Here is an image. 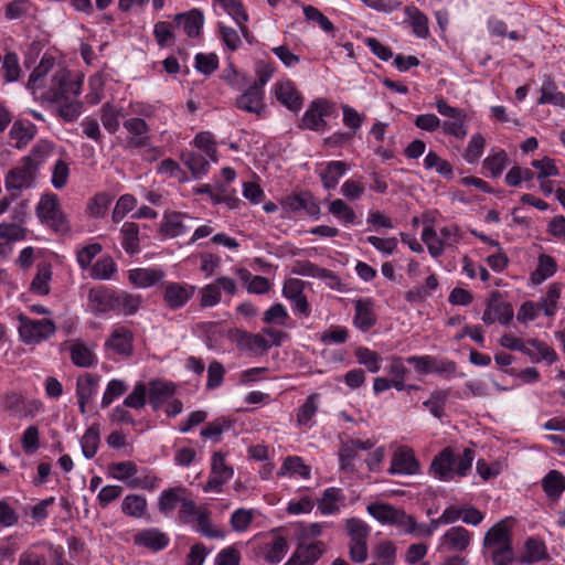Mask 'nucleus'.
<instances>
[{"mask_svg": "<svg viewBox=\"0 0 565 565\" xmlns=\"http://www.w3.org/2000/svg\"><path fill=\"white\" fill-rule=\"evenodd\" d=\"M355 358L360 364L364 365L372 373H376L381 369V355L369 348H358L355 350Z\"/></svg>", "mask_w": 565, "mask_h": 565, "instance_id": "44", "label": "nucleus"}, {"mask_svg": "<svg viewBox=\"0 0 565 565\" xmlns=\"http://www.w3.org/2000/svg\"><path fill=\"white\" fill-rule=\"evenodd\" d=\"M288 318L286 308L281 303H276L264 312L263 321L267 324L285 326Z\"/></svg>", "mask_w": 565, "mask_h": 565, "instance_id": "61", "label": "nucleus"}, {"mask_svg": "<svg viewBox=\"0 0 565 565\" xmlns=\"http://www.w3.org/2000/svg\"><path fill=\"white\" fill-rule=\"evenodd\" d=\"M354 307V324L362 331H367L376 321L373 312V302L370 299H359L355 301Z\"/></svg>", "mask_w": 565, "mask_h": 565, "instance_id": "26", "label": "nucleus"}, {"mask_svg": "<svg viewBox=\"0 0 565 565\" xmlns=\"http://www.w3.org/2000/svg\"><path fill=\"white\" fill-rule=\"evenodd\" d=\"M126 391H127V385L125 384V382H122L120 380H111L108 383L106 391L103 395L102 407L103 408L108 407L113 403L114 398L119 397Z\"/></svg>", "mask_w": 565, "mask_h": 565, "instance_id": "63", "label": "nucleus"}, {"mask_svg": "<svg viewBox=\"0 0 565 565\" xmlns=\"http://www.w3.org/2000/svg\"><path fill=\"white\" fill-rule=\"evenodd\" d=\"M53 66L54 58L43 56L39 65L32 71L26 87L36 99H39L42 92L47 90L50 87V85H46V76Z\"/></svg>", "mask_w": 565, "mask_h": 565, "instance_id": "16", "label": "nucleus"}, {"mask_svg": "<svg viewBox=\"0 0 565 565\" xmlns=\"http://www.w3.org/2000/svg\"><path fill=\"white\" fill-rule=\"evenodd\" d=\"M195 287L180 282H167L163 288V300L168 308L177 310L194 296Z\"/></svg>", "mask_w": 565, "mask_h": 565, "instance_id": "11", "label": "nucleus"}, {"mask_svg": "<svg viewBox=\"0 0 565 565\" xmlns=\"http://www.w3.org/2000/svg\"><path fill=\"white\" fill-rule=\"evenodd\" d=\"M348 166L343 161H330L326 168L319 173L321 182L327 190L334 189L339 179L344 175Z\"/></svg>", "mask_w": 565, "mask_h": 565, "instance_id": "32", "label": "nucleus"}, {"mask_svg": "<svg viewBox=\"0 0 565 565\" xmlns=\"http://www.w3.org/2000/svg\"><path fill=\"white\" fill-rule=\"evenodd\" d=\"M169 537L159 529L151 527L139 531L134 536V543L138 546L151 550L153 552L166 548L169 544Z\"/></svg>", "mask_w": 565, "mask_h": 565, "instance_id": "17", "label": "nucleus"}, {"mask_svg": "<svg viewBox=\"0 0 565 565\" xmlns=\"http://www.w3.org/2000/svg\"><path fill=\"white\" fill-rule=\"evenodd\" d=\"M507 163V152L501 150L492 156L487 157L483 161V168L490 173L491 177L498 178L505 169Z\"/></svg>", "mask_w": 565, "mask_h": 565, "instance_id": "52", "label": "nucleus"}, {"mask_svg": "<svg viewBox=\"0 0 565 565\" xmlns=\"http://www.w3.org/2000/svg\"><path fill=\"white\" fill-rule=\"evenodd\" d=\"M542 489L552 501H557L565 490V477L557 470L548 471L542 480Z\"/></svg>", "mask_w": 565, "mask_h": 565, "instance_id": "30", "label": "nucleus"}, {"mask_svg": "<svg viewBox=\"0 0 565 565\" xmlns=\"http://www.w3.org/2000/svg\"><path fill=\"white\" fill-rule=\"evenodd\" d=\"M72 362L79 367H89L95 364V354L83 343H75L70 349Z\"/></svg>", "mask_w": 565, "mask_h": 565, "instance_id": "42", "label": "nucleus"}, {"mask_svg": "<svg viewBox=\"0 0 565 565\" xmlns=\"http://www.w3.org/2000/svg\"><path fill=\"white\" fill-rule=\"evenodd\" d=\"M237 348L256 355H262L270 348V343L259 333L237 331L235 335Z\"/></svg>", "mask_w": 565, "mask_h": 565, "instance_id": "18", "label": "nucleus"}, {"mask_svg": "<svg viewBox=\"0 0 565 565\" xmlns=\"http://www.w3.org/2000/svg\"><path fill=\"white\" fill-rule=\"evenodd\" d=\"M422 239L427 245L428 252L433 257H439L444 253V241L438 237L431 226L424 227Z\"/></svg>", "mask_w": 565, "mask_h": 565, "instance_id": "53", "label": "nucleus"}, {"mask_svg": "<svg viewBox=\"0 0 565 565\" xmlns=\"http://www.w3.org/2000/svg\"><path fill=\"white\" fill-rule=\"evenodd\" d=\"M52 280V266L47 263H41L36 266V274L31 281L30 290L39 296L50 294V281Z\"/></svg>", "mask_w": 565, "mask_h": 565, "instance_id": "29", "label": "nucleus"}, {"mask_svg": "<svg viewBox=\"0 0 565 565\" xmlns=\"http://www.w3.org/2000/svg\"><path fill=\"white\" fill-rule=\"evenodd\" d=\"M275 95L278 102L292 111H298L302 106V97L290 81L277 83Z\"/></svg>", "mask_w": 565, "mask_h": 565, "instance_id": "20", "label": "nucleus"}, {"mask_svg": "<svg viewBox=\"0 0 565 565\" xmlns=\"http://www.w3.org/2000/svg\"><path fill=\"white\" fill-rule=\"evenodd\" d=\"M556 271V262L555 259L546 254H541L539 256V265L537 268L532 273L531 280L533 284H542L545 279L553 276Z\"/></svg>", "mask_w": 565, "mask_h": 565, "instance_id": "37", "label": "nucleus"}, {"mask_svg": "<svg viewBox=\"0 0 565 565\" xmlns=\"http://www.w3.org/2000/svg\"><path fill=\"white\" fill-rule=\"evenodd\" d=\"M254 519L253 510L237 509L231 515V525L236 532H244Z\"/></svg>", "mask_w": 565, "mask_h": 565, "instance_id": "60", "label": "nucleus"}, {"mask_svg": "<svg viewBox=\"0 0 565 565\" xmlns=\"http://www.w3.org/2000/svg\"><path fill=\"white\" fill-rule=\"evenodd\" d=\"M407 21L417 38L426 39L429 35L428 18L418 8L414 6L405 7Z\"/></svg>", "mask_w": 565, "mask_h": 565, "instance_id": "31", "label": "nucleus"}, {"mask_svg": "<svg viewBox=\"0 0 565 565\" xmlns=\"http://www.w3.org/2000/svg\"><path fill=\"white\" fill-rule=\"evenodd\" d=\"M117 270V266L110 256L98 259L90 268V276L94 279L107 280Z\"/></svg>", "mask_w": 565, "mask_h": 565, "instance_id": "45", "label": "nucleus"}, {"mask_svg": "<svg viewBox=\"0 0 565 565\" xmlns=\"http://www.w3.org/2000/svg\"><path fill=\"white\" fill-rule=\"evenodd\" d=\"M288 542L284 536H276L268 546L265 559L270 564L279 563L288 551Z\"/></svg>", "mask_w": 565, "mask_h": 565, "instance_id": "51", "label": "nucleus"}, {"mask_svg": "<svg viewBox=\"0 0 565 565\" xmlns=\"http://www.w3.org/2000/svg\"><path fill=\"white\" fill-rule=\"evenodd\" d=\"M184 220L193 221L191 216L183 213L174 212L166 214L160 226L161 233L170 237L186 233L191 228V225H188Z\"/></svg>", "mask_w": 565, "mask_h": 565, "instance_id": "22", "label": "nucleus"}, {"mask_svg": "<svg viewBox=\"0 0 565 565\" xmlns=\"http://www.w3.org/2000/svg\"><path fill=\"white\" fill-rule=\"evenodd\" d=\"M418 470L419 463L411 449L401 447L394 452L388 468L390 475H415Z\"/></svg>", "mask_w": 565, "mask_h": 565, "instance_id": "15", "label": "nucleus"}, {"mask_svg": "<svg viewBox=\"0 0 565 565\" xmlns=\"http://www.w3.org/2000/svg\"><path fill=\"white\" fill-rule=\"evenodd\" d=\"M121 245L128 254L139 252V226L134 222H126L121 226Z\"/></svg>", "mask_w": 565, "mask_h": 565, "instance_id": "36", "label": "nucleus"}, {"mask_svg": "<svg viewBox=\"0 0 565 565\" xmlns=\"http://www.w3.org/2000/svg\"><path fill=\"white\" fill-rule=\"evenodd\" d=\"M99 376L86 373L79 376L76 382V395L78 399L90 401L95 395Z\"/></svg>", "mask_w": 565, "mask_h": 565, "instance_id": "39", "label": "nucleus"}, {"mask_svg": "<svg viewBox=\"0 0 565 565\" xmlns=\"http://www.w3.org/2000/svg\"><path fill=\"white\" fill-rule=\"evenodd\" d=\"M88 306L94 312H108L118 309L117 292L105 288H92L88 292Z\"/></svg>", "mask_w": 565, "mask_h": 565, "instance_id": "12", "label": "nucleus"}, {"mask_svg": "<svg viewBox=\"0 0 565 565\" xmlns=\"http://www.w3.org/2000/svg\"><path fill=\"white\" fill-rule=\"evenodd\" d=\"M1 70L8 83L18 81L21 73L18 55L13 52L7 53L2 60Z\"/></svg>", "mask_w": 565, "mask_h": 565, "instance_id": "49", "label": "nucleus"}, {"mask_svg": "<svg viewBox=\"0 0 565 565\" xmlns=\"http://www.w3.org/2000/svg\"><path fill=\"white\" fill-rule=\"evenodd\" d=\"M164 273L156 268H137L129 271V281L139 288L154 286L161 281Z\"/></svg>", "mask_w": 565, "mask_h": 565, "instance_id": "25", "label": "nucleus"}, {"mask_svg": "<svg viewBox=\"0 0 565 565\" xmlns=\"http://www.w3.org/2000/svg\"><path fill=\"white\" fill-rule=\"evenodd\" d=\"M484 146V138L480 134L473 135L466 148L463 158L469 163L476 162L481 157Z\"/></svg>", "mask_w": 565, "mask_h": 565, "instance_id": "59", "label": "nucleus"}, {"mask_svg": "<svg viewBox=\"0 0 565 565\" xmlns=\"http://www.w3.org/2000/svg\"><path fill=\"white\" fill-rule=\"evenodd\" d=\"M105 345L117 354L128 356L132 352V334L124 327L117 328L113 331Z\"/></svg>", "mask_w": 565, "mask_h": 565, "instance_id": "23", "label": "nucleus"}, {"mask_svg": "<svg viewBox=\"0 0 565 565\" xmlns=\"http://www.w3.org/2000/svg\"><path fill=\"white\" fill-rule=\"evenodd\" d=\"M185 492L183 487L169 488L161 492L158 501L159 511L168 514L172 512L182 500H185L181 495Z\"/></svg>", "mask_w": 565, "mask_h": 565, "instance_id": "35", "label": "nucleus"}, {"mask_svg": "<svg viewBox=\"0 0 565 565\" xmlns=\"http://www.w3.org/2000/svg\"><path fill=\"white\" fill-rule=\"evenodd\" d=\"M201 307H214L222 298V294L216 282L209 284L201 289Z\"/></svg>", "mask_w": 565, "mask_h": 565, "instance_id": "64", "label": "nucleus"}, {"mask_svg": "<svg viewBox=\"0 0 565 565\" xmlns=\"http://www.w3.org/2000/svg\"><path fill=\"white\" fill-rule=\"evenodd\" d=\"M541 92L539 104H553L565 108V94L557 90V86L551 76L544 78Z\"/></svg>", "mask_w": 565, "mask_h": 565, "instance_id": "34", "label": "nucleus"}, {"mask_svg": "<svg viewBox=\"0 0 565 565\" xmlns=\"http://www.w3.org/2000/svg\"><path fill=\"white\" fill-rule=\"evenodd\" d=\"M195 530L209 539H223L224 532L215 527L211 522V512L207 508L201 510L195 521Z\"/></svg>", "mask_w": 565, "mask_h": 565, "instance_id": "38", "label": "nucleus"}, {"mask_svg": "<svg viewBox=\"0 0 565 565\" xmlns=\"http://www.w3.org/2000/svg\"><path fill=\"white\" fill-rule=\"evenodd\" d=\"M326 551L321 541L307 543L300 541L291 557L285 565H315Z\"/></svg>", "mask_w": 565, "mask_h": 565, "instance_id": "10", "label": "nucleus"}, {"mask_svg": "<svg viewBox=\"0 0 565 565\" xmlns=\"http://www.w3.org/2000/svg\"><path fill=\"white\" fill-rule=\"evenodd\" d=\"M264 90L259 85H252L242 95L236 98V107L253 114H262L264 110Z\"/></svg>", "mask_w": 565, "mask_h": 565, "instance_id": "19", "label": "nucleus"}, {"mask_svg": "<svg viewBox=\"0 0 565 565\" xmlns=\"http://www.w3.org/2000/svg\"><path fill=\"white\" fill-rule=\"evenodd\" d=\"M472 540V533L463 526H452L440 537L439 552L461 553L466 551Z\"/></svg>", "mask_w": 565, "mask_h": 565, "instance_id": "9", "label": "nucleus"}, {"mask_svg": "<svg viewBox=\"0 0 565 565\" xmlns=\"http://www.w3.org/2000/svg\"><path fill=\"white\" fill-rule=\"evenodd\" d=\"M332 104L326 99L313 100L302 117L300 128H307L313 131L323 130L327 127L326 117L332 114Z\"/></svg>", "mask_w": 565, "mask_h": 565, "instance_id": "8", "label": "nucleus"}, {"mask_svg": "<svg viewBox=\"0 0 565 565\" xmlns=\"http://www.w3.org/2000/svg\"><path fill=\"white\" fill-rule=\"evenodd\" d=\"M475 459V451L465 448L462 454L456 456L450 447L444 448L436 455L430 463V471L441 481H450L457 475L465 477L471 469Z\"/></svg>", "mask_w": 565, "mask_h": 565, "instance_id": "2", "label": "nucleus"}, {"mask_svg": "<svg viewBox=\"0 0 565 565\" xmlns=\"http://www.w3.org/2000/svg\"><path fill=\"white\" fill-rule=\"evenodd\" d=\"M147 509V500L137 494L127 495L121 504V510L126 515L141 518Z\"/></svg>", "mask_w": 565, "mask_h": 565, "instance_id": "43", "label": "nucleus"}, {"mask_svg": "<svg viewBox=\"0 0 565 565\" xmlns=\"http://www.w3.org/2000/svg\"><path fill=\"white\" fill-rule=\"evenodd\" d=\"M35 213L41 223L55 233L66 235L71 232V224L60 206L58 196L56 194L51 193L42 195L36 205Z\"/></svg>", "mask_w": 565, "mask_h": 565, "instance_id": "3", "label": "nucleus"}, {"mask_svg": "<svg viewBox=\"0 0 565 565\" xmlns=\"http://www.w3.org/2000/svg\"><path fill=\"white\" fill-rule=\"evenodd\" d=\"M148 395L153 409H158L161 404L174 395V385L162 381H152L149 384Z\"/></svg>", "mask_w": 565, "mask_h": 565, "instance_id": "28", "label": "nucleus"}, {"mask_svg": "<svg viewBox=\"0 0 565 565\" xmlns=\"http://www.w3.org/2000/svg\"><path fill=\"white\" fill-rule=\"evenodd\" d=\"M83 79L74 78L65 68H58L50 79V87L42 92L39 100L45 104H58V115L65 121H74L82 114L83 104L76 98L81 94Z\"/></svg>", "mask_w": 565, "mask_h": 565, "instance_id": "1", "label": "nucleus"}, {"mask_svg": "<svg viewBox=\"0 0 565 565\" xmlns=\"http://www.w3.org/2000/svg\"><path fill=\"white\" fill-rule=\"evenodd\" d=\"M318 393L310 394L305 403L299 407L297 422L299 425H307L318 411Z\"/></svg>", "mask_w": 565, "mask_h": 565, "instance_id": "50", "label": "nucleus"}, {"mask_svg": "<svg viewBox=\"0 0 565 565\" xmlns=\"http://www.w3.org/2000/svg\"><path fill=\"white\" fill-rule=\"evenodd\" d=\"M194 143L198 148L202 149L212 161H217L216 146L211 132L203 131L198 134L194 138Z\"/></svg>", "mask_w": 565, "mask_h": 565, "instance_id": "57", "label": "nucleus"}, {"mask_svg": "<svg viewBox=\"0 0 565 565\" xmlns=\"http://www.w3.org/2000/svg\"><path fill=\"white\" fill-rule=\"evenodd\" d=\"M512 518H508L497 522L483 537V548L499 547V546H512V533L511 525Z\"/></svg>", "mask_w": 565, "mask_h": 565, "instance_id": "14", "label": "nucleus"}, {"mask_svg": "<svg viewBox=\"0 0 565 565\" xmlns=\"http://www.w3.org/2000/svg\"><path fill=\"white\" fill-rule=\"evenodd\" d=\"M285 473L299 475L303 478H309L310 468L305 465L300 457L290 456L286 458L279 471V475Z\"/></svg>", "mask_w": 565, "mask_h": 565, "instance_id": "54", "label": "nucleus"}, {"mask_svg": "<svg viewBox=\"0 0 565 565\" xmlns=\"http://www.w3.org/2000/svg\"><path fill=\"white\" fill-rule=\"evenodd\" d=\"M183 162L195 178L207 173L209 161L201 153L193 151L184 153Z\"/></svg>", "mask_w": 565, "mask_h": 565, "instance_id": "47", "label": "nucleus"}, {"mask_svg": "<svg viewBox=\"0 0 565 565\" xmlns=\"http://www.w3.org/2000/svg\"><path fill=\"white\" fill-rule=\"evenodd\" d=\"M329 212L337 218L342 220L347 224L355 223L354 211L341 199L330 202Z\"/></svg>", "mask_w": 565, "mask_h": 565, "instance_id": "55", "label": "nucleus"}, {"mask_svg": "<svg viewBox=\"0 0 565 565\" xmlns=\"http://www.w3.org/2000/svg\"><path fill=\"white\" fill-rule=\"evenodd\" d=\"M174 21L178 26H182L189 38H195L201 32L204 17L200 10L193 9L186 13L175 14Z\"/></svg>", "mask_w": 565, "mask_h": 565, "instance_id": "24", "label": "nucleus"}, {"mask_svg": "<svg viewBox=\"0 0 565 565\" xmlns=\"http://www.w3.org/2000/svg\"><path fill=\"white\" fill-rule=\"evenodd\" d=\"M100 441L99 436V426L98 425H92L84 434L81 440L82 451L83 455L90 459L93 458L98 449V445Z\"/></svg>", "mask_w": 565, "mask_h": 565, "instance_id": "40", "label": "nucleus"}, {"mask_svg": "<svg viewBox=\"0 0 565 565\" xmlns=\"http://www.w3.org/2000/svg\"><path fill=\"white\" fill-rule=\"evenodd\" d=\"M36 127L32 122L17 120L13 122L9 132L10 138L14 140L13 146L17 149H23L35 137Z\"/></svg>", "mask_w": 565, "mask_h": 565, "instance_id": "27", "label": "nucleus"}, {"mask_svg": "<svg viewBox=\"0 0 565 565\" xmlns=\"http://www.w3.org/2000/svg\"><path fill=\"white\" fill-rule=\"evenodd\" d=\"M234 475L233 469L226 465L222 452H214L211 462V475L206 484L203 487L204 492H221L223 486L228 482Z\"/></svg>", "mask_w": 565, "mask_h": 565, "instance_id": "7", "label": "nucleus"}, {"mask_svg": "<svg viewBox=\"0 0 565 565\" xmlns=\"http://www.w3.org/2000/svg\"><path fill=\"white\" fill-rule=\"evenodd\" d=\"M147 386L143 383H137L132 392L124 399V406L135 409H141L146 406Z\"/></svg>", "mask_w": 565, "mask_h": 565, "instance_id": "56", "label": "nucleus"}, {"mask_svg": "<svg viewBox=\"0 0 565 565\" xmlns=\"http://www.w3.org/2000/svg\"><path fill=\"white\" fill-rule=\"evenodd\" d=\"M345 527L350 536L349 555L352 562L361 564L367 558V537L370 526L360 519L347 520Z\"/></svg>", "mask_w": 565, "mask_h": 565, "instance_id": "4", "label": "nucleus"}, {"mask_svg": "<svg viewBox=\"0 0 565 565\" xmlns=\"http://www.w3.org/2000/svg\"><path fill=\"white\" fill-rule=\"evenodd\" d=\"M54 151V145L47 140H39L30 153L22 159L30 166H34V169L38 171L39 167L43 164Z\"/></svg>", "mask_w": 565, "mask_h": 565, "instance_id": "33", "label": "nucleus"}, {"mask_svg": "<svg viewBox=\"0 0 565 565\" xmlns=\"http://www.w3.org/2000/svg\"><path fill=\"white\" fill-rule=\"evenodd\" d=\"M373 555L380 565H393L396 561V547L393 542L383 541L374 547Z\"/></svg>", "mask_w": 565, "mask_h": 565, "instance_id": "48", "label": "nucleus"}, {"mask_svg": "<svg viewBox=\"0 0 565 565\" xmlns=\"http://www.w3.org/2000/svg\"><path fill=\"white\" fill-rule=\"evenodd\" d=\"M68 175V164L62 159L57 160L52 170V185L57 190L63 189L67 183Z\"/></svg>", "mask_w": 565, "mask_h": 565, "instance_id": "62", "label": "nucleus"}, {"mask_svg": "<svg viewBox=\"0 0 565 565\" xmlns=\"http://www.w3.org/2000/svg\"><path fill=\"white\" fill-rule=\"evenodd\" d=\"M367 512L379 522L404 527L405 531L414 530L413 516L403 510L396 509L387 503H371Z\"/></svg>", "mask_w": 565, "mask_h": 565, "instance_id": "6", "label": "nucleus"}, {"mask_svg": "<svg viewBox=\"0 0 565 565\" xmlns=\"http://www.w3.org/2000/svg\"><path fill=\"white\" fill-rule=\"evenodd\" d=\"M345 497L339 488H328L323 491L322 497L318 500V510L323 515L338 513L340 508L344 505Z\"/></svg>", "mask_w": 565, "mask_h": 565, "instance_id": "21", "label": "nucleus"}, {"mask_svg": "<svg viewBox=\"0 0 565 565\" xmlns=\"http://www.w3.org/2000/svg\"><path fill=\"white\" fill-rule=\"evenodd\" d=\"M546 557L544 543L536 539L529 537L525 542V554L521 557L520 562L531 564Z\"/></svg>", "mask_w": 565, "mask_h": 565, "instance_id": "41", "label": "nucleus"}, {"mask_svg": "<svg viewBox=\"0 0 565 565\" xmlns=\"http://www.w3.org/2000/svg\"><path fill=\"white\" fill-rule=\"evenodd\" d=\"M19 334L26 344L40 343L54 334L56 328L52 320L41 319L32 320L20 316Z\"/></svg>", "mask_w": 565, "mask_h": 565, "instance_id": "5", "label": "nucleus"}, {"mask_svg": "<svg viewBox=\"0 0 565 565\" xmlns=\"http://www.w3.org/2000/svg\"><path fill=\"white\" fill-rule=\"evenodd\" d=\"M449 396V390L434 391L430 397L424 402V406L429 408L433 416L441 418L444 415L445 404Z\"/></svg>", "mask_w": 565, "mask_h": 565, "instance_id": "46", "label": "nucleus"}, {"mask_svg": "<svg viewBox=\"0 0 565 565\" xmlns=\"http://www.w3.org/2000/svg\"><path fill=\"white\" fill-rule=\"evenodd\" d=\"M38 171L34 166L28 164L24 159L21 166L11 169L6 177V188L8 190H22L30 188L36 178Z\"/></svg>", "mask_w": 565, "mask_h": 565, "instance_id": "13", "label": "nucleus"}, {"mask_svg": "<svg viewBox=\"0 0 565 565\" xmlns=\"http://www.w3.org/2000/svg\"><path fill=\"white\" fill-rule=\"evenodd\" d=\"M118 309L122 310L126 315H134L139 309L141 303V296L132 295L125 291L117 292Z\"/></svg>", "mask_w": 565, "mask_h": 565, "instance_id": "58", "label": "nucleus"}]
</instances>
